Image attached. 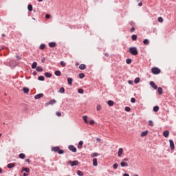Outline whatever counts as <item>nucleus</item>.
Wrapping results in <instances>:
<instances>
[{
	"mask_svg": "<svg viewBox=\"0 0 176 176\" xmlns=\"http://www.w3.org/2000/svg\"><path fill=\"white\" fill-rule=\"evenodd\" d=\"M134 31H135V28H131V32H134Z\"/></svg>",
	"mask_w": 176,
	"mask_h": 176,
	"instance_id": "nucleus-54",
	"label": "nucleus"
},
{
	"mask_svg": "<svg viewBox=\"0 0 176 176\" xmlns=\"http://www.w3.org/2000/svg\"><path fill=\"white\" fill-rule=\"evenodd\" d=\"M150 85L151 86V87H153V89H154L155 90H157V85H156V84H155L153 81L150 82Z\"/></svg>",
	"mask_w": 176,
	"mask_h": 176,
	"instance_id": "nucleus-6",
	"label": "nucleus"
},
{
	"mask_svg": "<svg viewBox=\"0 0 176 176\" xmlns=\"http://www.w3.org/2000/svg\"><path fill=\"white\" fill-rule=\"evenodd\" d=\"M107 104H108V105H109V107H113L114 102H113V101H112V100H109V101L107 102Z\"/></svg>",
	"mask_w": 176,
	"mask_h": 176,
	"instance_id": "nucleus-27",
	"label": "nucleus"
},
{
	"mask_svg": "<svg viewBox=\"0 0 176 176\" xmlns=\"http://www.w3.org/2000/svg\"><path fill=\"white\" fill-rule=\"evenodd\" d=\"M125 111L126 112H130V111H131V109L129 107H126Z\"/></svg>",
	"mask_w": 176,
	"mask_h": 176,
	"instance_id": "nucleus-42",
	"label": "nucleus"
},
{
	"mask_svg": "<svg viewBox=\"0 0 176 176\" xmlns=\"http://www.w3.org/2000/svg\"><path fill=\"white\" fill-rule=\"evenodd\" d=\"M0 174H2V168H0Z\"/></svg>",
	"mask_w": 176,
	"mask_h": 176,
	"instance_id": "nucleus-64",
	"label": "nucleus"
},
{
	"mask_svg": "<svg viewBox=\"0 0 176 176\" xmlns=\"http://www.w3.org/2000/svg\"><path fill=\"white\" fill-rule=\"evenodd\" d=\"M129 53L132 56H137V54H138V50H137V47H129Z\"/></svg>",
	"mask_w": 176,
	"mask_h": 176,
	"instance_id": "nucleus-1",
	"label": "nucleus"
},
{
	"mask_svg": "<svg viewBox=\"0 0 176 176\" xmlns=\"http://www.w3.org/2000/svg\"><path fill=\"white\" fill-rule=\"evenodd\" d=\"M22 171H25V173H30V168H24Z\"/></svg>",
	"mask_w": 176,
	"mask_h": 176,
	"instance_id": "nucleus-40",
	"label": "nucleus"
},
{
	"mask_svg": "<svg viewBox=\"0 0 176 176\" xmlns=\"http://www.w3.org/2000/svg\"><path fill=\"white\" fill-rule=\"evenodd\" d=\"M131 38H132V41H137V35L133 34Z\"/></svg>",
	"mask_w": 176,
	"mask_h": 176,
	"instance_id": "nucleus-36",
	"label": "nucleus"
},
{
	"mask_svg": "<svg viewBox=\"0 0 176 176\" xmlns=\"http://www.w3.org/2000/svg\"><path fill=\"white\" fill-rule=\"evenodd\" d=\"M97 111H101V106L100 105H98L96 107Z\"/></svg>",
	"mask_w": 176,
	"mask_h": 176,
	"instance_id": "nucleus-50",
	"label": "nucleus"
},
{
	"mask_svg": "<svg viewBox=\"0 0 176 176\" xmlns=\"http://www.w3.org/2000/svg\"><path fill=\"white\" fill-rule=\"evenodd\" d=\"M77 175H78V176H83V172H82L80 170H78L77 171Z\"/></svg>",
	"mask_w": 176,
	"mask_h": 176,
	"instance_id": "nucleus-34",
	"label": "nucleus"
},
{
	"mask_svg": "<svg viewBox=\"0 0 176 176\" xmlns=\"http://www.w3.org/2000/svg\"><path fill=\"white\" fill-rule=\"evenodd\" d=\"M60 149V147L58 146H56V147H53L52 148V151H53V152H58V150Z\"/></svg>",
	"mask_w": 176,
	"mask_h": 176,
	"instance_id": "nucleus-18",
	"label": "nucleus"
},
{
	"mask_svg": "<svg viewBox=\"0 0 176 176\" xmlns=\"http://www.w3.org/2000/svg\"><path fill=\"white\" fill-rule=\"evenodd\" d=\"M28 175V173H23V176H27Z\"/></svg>",
	"mask_w": 176,
	"mask_h": 176,
	"instance_id": "nucleus-63",
	"label": "nucleus"
},
{
	"mask_svg": "<svg viewBox=\"0 0 176 176\" xmlns=\"http://www.w3.org/2000/svg\"><path fill=\"white\" fill-rule=\"evenodd\" d=\"M148 135V131H144L141 133V137H146Z\"/></svg>",
	"mask_w": 176,
	"mask_h": 176,
	"instance_id": "nucleus-13",
	"label": "nucleus"
},
{
	"mask_svg": "<svg viewBox=\"0 0 176 176\" xmlns=\"http://www.w3.org/2000/svg\"><path fill=\"white\" fill-rule=\"evenodd\" d=\"M158 21L160 23H163V18L162 16L158 17Z\"/></svg>",
	"mask_w": 176,
	"mask_h": 176,
	"instance_id": "nucleus-48",
	"label": "nucleus"
},
{
	"mask_svg": "<svg viewBox=\"0 0 176 176\" xmlns=\"http://www.w3.org/2000/svg\"><path fill=\"white\" fill-rule=\"evenodd\" d=\"M50 47H56V43L55 42H51L49 43Z\"/></svg>",
	"mask_w": 176,
	"mask_h": 176,
	"instance_id": "nucleus-22",
	"label": "nucleus"
},
{
	"mask_svg": "<svg viewBox=\"0 0 176 176\" xmlns=\"http://www.w3.org/2000/svg\"><path fill=\"white\" fill-rule=\"evenodd\" d=\"M170 148L171 151H174L175 149V145L174 144V141L173 140H169Z\"/></svg>",
	"mask_w": 176,
	"mask_h": 176,
	"instance_id": "nucleus-5",
	"label": "nucleus"
},
{
	"mask_svg": "<svg viewBox=\"0 0 176 176\" xmlns=\"http://www.w3.org/2000/svg\"><path fill=\"white\" fill-rule=\"evenodd\" d=\"M163 135H164V137H165V138H168V135H170V131H168L167 130L164 131L163 132Z\"/></svg>",
	"mask_w": 176,
	"mask_h": 176,
	"instance_id": "nucleus-10",
	"label": "nucleus"
},
{
	"mask_svg": "<svg viewBox=\"0 0 176 176\" xmlns=\"http://www.w3.org/2000/svg\"><path fill=\"white\" fill-rule=\"evenodd\" d=\"M33 75H34V76H36V72H33Z\"/></svg>",
	"mask_w": 176,
	"mask_h": 176,
	"instance_id": "nucleus-59",
	"label": "nucleus"
},
{
	"mask_svg": "<svg viewBox=\"0 0 176 176\" xmlns=\"http://www.w3.org/2000/svg\"><path fill=\"white\" fill-rule=\"evenodd\" d=\"M159 111V107L158 106H155L153 107V111L154 112H157Z\"/></svg>",
	"mask_w": 176,
	"mask_h": 176,
	"instance_id": "nucleus-33",
	"label": "nucleus"
},
{
	"mask_svg": "<svg viewBox=\"0 0 176 176\" xmlns=\"http://www.w3.org/2000/svg\"><path fill=\"white\" fill-rule=\"evenodd\" d=\"M36 65H38V63H36V62H34L32 65V68L35 69V68H36Z\"/></svg>",
	"mask_w": 176,
	"mask_h": 176,
	"instance_id": "nucleus-29",
	"label": "nucleus"
},
{
	"mask_svg": "<svg viewBox=\"0 0 176 176\" xmlns=\"http://www.w3.org/2000/svg\"><path fill=\"white\" fill-rule=\"evenodd\" d=\"M45 60H46V59H45V58H43L41 59V62H42V63H45Z\"/></svg>",
	"mask_w": 176,
	"mask_h": 176,
	"instance_id": "nucleus-56",
	"label": "nucleus"
},
{
	"mask_svg": "<svg viewBox=\"0 0 176 176\" xmlns=\"http://www.w3.org/2000/svg\"><path fill=\"white\" fill-rule=\"evenodd\" d=\"M91 157H97L98 156V153H94L91 155Z\"/></svg>",
	"mask_w": 176,
	"mask_h": 176,
	"instance_id": "nucleus-37",
	"label": "nucleus"
},
{
	"mask_svg": "<svg viewBox=\"0 0 176 176\" xmlns=\"http://www.w3.org/2000/svg\"><path fill=\"white\" fill-rule=\"evenodd\" d=\"M8 168H13V167H16V164L14 163H10L8 164Z\"/></svg>",
	"mask_w": 176,
	"mask_h": 176,
	"instance_id": "nucleus-12",
	"label": "nucleus"
},
{
	"mask_svg": "<svg viewBox=\"0 0 176 176\" xmlns=\"http://www.w3.org/2000/svg\"><path fill=\"white\" fill-rule=\"evenodd\" d=\"M19 157L20 159H25V154H24V153H20V154L19 155Z\"/></svg>",
	"mask_w": 176,
	"mask_h": 176,
	"instance_id": "nucleus-24",
	"label": "nucleus"
},
{
	"mask_svg": "<svg viewBox=\"0 0 176 176\" xmlns=\"http://www.w3.org/2000/svg\"><path fill=\"white\" fill-rule=\"evenodd\" d=\"M45 47H46V45H45V44H41V45H40V47H39V49H40L41 50H44Z\"/></svg>",
	"mask_w": 176,
	"mask_h": 176,
	"instance_id": "nucleus-30",
	"label": "nucleus"
},
{
	"mask_svg": "<svg viewBox=\"0 0 176 176\" xmlns=\"http://www.w3.org/2000/svg\"><path fill=\"white\" fill-rule=\"evenodd\" d=\"M144 45H149V40L148 38H146L143 41Z\"/></svg>",
	"mask_w": 176,
	"mask_h": 176,
	"instance_id": "nucleus-28",
	"label": "nucleus"
},
{
	"mask_svg": "<svg viewBox=\"0 0 176 176\" xmlns=\"http://www.w3.org/2000/svg\"><path fill=\"white\" fill-rule=\"evenodd\" d=\"M58 93H60V94H63V93H65V89L64 87H60Z\"/></svg>",
	"mask_w": 176,
	"mask_h": 176,
	"instance_id": "nucleus-17",
	"label": "nucleus"
},
{
	"mask_svg": "<svg viewBox=\"0 0 176 176\" xmlns=\"http://www.w3.org/2000/svg\"><path fill=\"white\" fill-rule=\"evenodd\" d=\"M54 74L56 75V76H61V72L59 70H56L55 71Z\"/></svg>",
	"mask_w": 176,
	"mask_h": 176,
	"instance_id": "nucleus-15",
	"label": "nucleus"
},
{
	"mask_svg": "<svg viewBox=\"0 0 176 176\" xmlns=\"http://www.w3.org/2000/svg\"><path fill=\"white\" fill-rule=\"evenodd\" d=\"M58 153H59V155H63L64 153V150H58Z\"/></svg>",
	"mask_w": 176,
	"mask_h": 176,
	"instance_id": "nucleus-44",
	"label": "nucleus"
},
{
	"mask_svg": "<svg viewBox=\"0 0 176 176\" xmlns=\"http://www.w3.org/2000/svg\"><path fill=\"white\" fill-rule=\"evenodd\" d=\"M138 6H142V3H139Z\"/></svg>",
	"mask_w": 176,
	"mask_h": 176,
	"instance_id": "nucleus-61",
	"label": "nucleus"
},
{
	"mask_svg": "<svg viewBox=\"0 0 176 176\" xmlns=\"http://www.w3.org/2000/svg\"><path fill=\"white\" fill-rule=\"evenodd\" d=\"M36 70L37 71V72H42V71H43V68H42V67L41 66H38L37 67H36Z\"/></svg>",
	"mask_w": 176,
	"mask_h": 176,
	"instance_id": "nucleus-14",
	"label": "nucleus"
},
{
	"mask_svg": "<svg viewBox=\"0 0 176 176\" xmlns=\"http://www.w3.org/2000/svg\"><path fill=\"white\" fill-rule=\"evenodd\" d=\"M148 126H151V127H153V121L149 120L148 121Z\"/></svg>",
	"mask_w": 176,
	"mask_h": 176,
	"instance_id": "nucleus-41",
	"label": "nucleus"
},
{
	"mask_svg": "<svg viewBox=\"0 0 176 176\" xmlns=\"http://www.w3.org/2000/svg\"><path fill=\"white\" fill-rule=\"evenodd\" d=\"M25 162H26L27 163H30V159L25 160Z\"/></svg>",
	"mask_w": 176,
	"mask_h": 176,
	"instance_id": "nucleus-57",
	"label": "nucleus"
},
{
	"mask_svg": "<svg viewBox=\"0 0 176 176\" xmlns=\"http://www.w3.org/2000/svg\"><path fill=\"white\" fill-rule=\"evenodd\" d=\"M73 80H73L72 78H67L68 85H69L70 86H72V81H73Z\"/></svg>",
	"mask_w": 176,
	"mask_h": 176,
	"instance_id": "nucleus-19",
	"label": "nucleus"
},
{
	"mask_svg": "<svg viewBox=\"0 0 176 176\" xmlns=\"http://www.w3.org/2000/svg\"><path fill=\"white\" fill-rule=\"evenodd\" d=\"M60 65H62L63 67H65V65H67V63H65V62L64 61H60Z\"/></svg>",
	"mask_w": 176,
	"mask_h": 176,
	"instance_id": "nucleus-47",
	"label": "nucleus"
},
{
	"mask_svg": "<svg viewBox=\"0 0 176 176\" xmlns=\"http://www.w3.org/2000/svg\"><path fill=\"white\" fill-rule=\"evenodd\" d=\"M129 85H133V81L129 80Z\"/></svg>",
	"mask_w": 176,
	"mask_h": 176,
	"instance_id": "nucleus-60",
	"label": "nucleus"
},
{
	"mask_svg": "<svg viewBox=\"0 0 176 176\" xmlns=\"http://www.w3.org/2000/svg\"><path fill=\"white\" fill-rule=\"evenodd\" d=\"M93 166H98V163L97 162V159L96 158H94L93 160Z\"/></svg>",
	"mask_w": 176,
	"mask_h": 176,
	"instance_id": "nucleus-20",
	"label": "nucleus"
},
{
	"mask_svg": "<svg viewBox=\"0 0 176 176\" xmlns=\"http://www.w3.org/2000/svg\"><path fill=\"white\" fill-rule=\"evenodd\" d=\"M56 100L53 99L49 101L47 103H46L45 105H54V104H56Z\"/></svg>",
	"mask_w": 176,
	"mask_h": 176,
	"instance_id": "nucleus-7",
	"label": "nucleus"
},
{
	"mask_svg": "<svg viewBox=\"0 0 176 176\" xmlns=\"http://www.w3.org/2000/svg\"><path fill=\"white\" fill-rule=\"evenodd\" d=\"M38 79V80H41L42 82H43V80H45V77H43L42 76H39Z\"/></svg>",
	"mask_w": 176,
	"mask_h": 176,
	"instance_id": "nucleus-35",
	"label": "nucleus"
},
{
	"mask_svg": "<svg viewBox=\"0 0 176 176\" xmlns=\"http://www.w3.org/2000/svg\"><path fill=\"white\" fill-rule=\"evenodd\" d=\"M79 78L80 79H83V78H85V74L83 73L79 74Z\"/></svg>",
	"mask_w": 176,
	"mask_h": 176,
	"instance_id": "nucleus-38",
	"label": "nucleus"
},
{
	"mask_svg": "<svg viewBox=\"0 0 176 176\" xmlns=\"http://www.w3.org/2000/svg\"><path fill=\"white\" fill-rule=\"evenodd\" d=\"M123 176H130V175L129 174H127V173H124Z\"/></svg>",
	"mask_w": 176,
	"mask_h": 176,
	"instance_id": "nucleus-58",
	"label": "nucleus"
},
{
	"mask_svg": "<svg viewBox=\"0 0 176 176\" xmlns=\"http://www.w3.org/2000/svg\"><path fill=\"white\" fill-rule=\"evenodd\" d=\"M43 97V94H38L34 96L35 100H39V98H42Z\"/></svg>",
	"mask_w": 176,
	"mask_h": 176,
	"instance_id": "nucleus-11",
	"label": "nucleus"
},
{
	"mask_svg": "<svg viewBox=\"0 0 176 176\" xmlns=\"http://www.w3.org/2000/svg\"><path fill=\"white\" fill-rule=\"evenodd\" d=\"M79 69H86V65H85V64H81V65L79 66Z\"/></svg>",
	"mask_w": 176,
	"mask_h": 176,
	"instance_id": "nucleus-25",
	"label": "nucleus"
},
{
	"mask_svg": "<svg viewBox=\"0 0 176 176\" xmlns=\"http://www.w3.org/2000/svg\"><path fill=\"white\" fill-rule=\"evenodd\" d=\"M69 164H70L72 167H74V166H78L79 164V161H69Z\"/></svg>",
	"mask_w": 176,
	"mask_h": 176,
	"instance_id": "nucleus-4",
	"label": "nucleus"
},
{
	"mask_svg": "<svg viewBox=\"0 0 176 176\" xmlns=\"http://www.w3.org/2000/svg\"><path fill=\"white\" fill-rule=\"evenodd\" d=\"M118 155L119 157H121L122 155H123V148H120L118 152Z\"/></svg>",
	"mask_w": 176,
	"mask_h": 176,
	"instance_id": "nucleus-9",
	"label": "nucleus"
},
{
	"mask_svg": "<svg viewBox=\"0 0 176 176\" xmlns=\"http://www.w3.org/2000/svg\"><path fill=\"white\" fill-rule=\"evenodd\" d=\"M89 124H94V120H91L89 122Z\"/></svg>",
	"mask_w": 176,
	"mask_h": 176,
	"instance_id": "nucleus-53",
	"label": "nucleus"
},
{
	"mask_svg": "<svg viewBox=\"0 0 176 176\" xmlns=\"http://www.w3.org/2000/svg\"><path fill=\"white\" fill-rule=\"evenodd\" d=\"M97 141H98L99 142H101V139L97 138Z\"/></svg>",
	"mask_w": 176,
	"mask_h": 176,
	"instance_id": "nucleus-62",
	"label": "nucleus"
},
{
	"mask_svg": "<svg viewBox=\"0 0 176 176\" xmlns=\"http://www.w3.org/2000/svg\"><path fill=\"white\" fill-rule=\"evenodd\" d=\"M56 116H58V117H60V116H61V113H60V112H56Z\"/></svg>",
	"mask_w": 176,
	"mask_h": 176,
	"instance_id": "nucleus-51",
	"label": "nucleus"
},
{
	"mask_svg": "<svg viewBox=\"0 0 176 176\" xmlns=\"http://www.w3.org/2000/svg\"><path fill=\"white\" fill-rule=\"evenodd\" d=\"M134 83L137 85V83H140V78H136L134 80Z\"/></svg>",
	"mask_w": 176,
	"mask_h": 176,
	"instance_id": "nucleus-39",
	"label": "nucleus"
},
{
	"mask_svg": "<svg viewBox=\"0 0 176 176\" xmlns=\"http://www.w3.org/2000/svg\"><path fill=\"white\" fill-rule=\"evenodd\" d=\"M69 151H72V152H76V148L74 145L69 146Z\"/></svg>",
	"mask_w": 176,
	"mask_h": 176,
	"instance_id": "nucleus-8",
	"label": "nucleus"
},
{
	"mask_svg": "<svg viewBox=\"0 0 176 176\" xmlns=\"http://www.w3.org/2000/svg\"><path fill=\"white\" fill-rule=\"evenodd\" d=\"M131 102H132L133 104H134V102H135V98H132L131 99Z\"/></svg>",
	"mask_w": 176,
	"mask_h": 176,
	"instance_id": "nucleus-49",
	"label": "nucleus"
},
{
	"mask_svg": "<svg viewBox=\"0 0 176 176\" xmlns=\"http://www.w3.org/2000/svg\"><path fill=\"white\" fill-rule=\"evenodd\" d=\"M28 9L29 12H32V5L29 4L28 6Z\"/></svg>",
	"mask_w": 176,
	"mask_h": 176,
	"instance_id": "nucleus-31",
	"label": "nucleus"
},
{
	"mask_svg": "<svg viewBox=\"0 0 176 176\" xmlns=\"http://www.w3.org/2000/svg\"><path fill=\"white\" fill-rule=\"evenodd\" d=\"M157 93H158V94H163V89H162V87H158Z\"/></svg>",
	"mask_w": 176,
	"mask_h": 176,
	"instance_id": "nucleus-23",
	"label": "nucleus"
},
{
	"mask_svg": "<svg viewBox=\"0 0 176 176\" xmlns=\"http://www.w3.org/2000/svg\"><path fill=\"white\" fill-rule=\"evenodd\" d=\"M45 76L46 78H52V74L50 72H46V73H45Z\"/></svg>",
	"mask_w": 176,
	"mask_h": 176,
	"instance_id": "nucleus-26",
	"label": "nucleus"
},
{
	"mask_svg": "<svg viewBox=\"0 0 176 176\" xmlns=\"http://www.w3.org/2000/svg\"><path fill=\"white\" fill-rule=\"evenodd\" d=\"M78 92L80 94H83L84 93V91H83V89H79Z\"/></svg>",
	"mask_w": 176,
	"mask_h": 176,
	"instance_id": "nucleus-45",
	"label": "nucleus"
},
{
	"mask_svg": "<svg viewBox=\"0 0 176 176\" xmlns=\"http://www.w3.org/2000/svg\"><path fill=\"white\" fill-rule=\"evenodd\" d=\"M82 146H83V141H80L78 145V149H82Z\"/></svg>",
	"mask_w": 176,
	"mask_h": 176,
	"instance_id": "nucleus-16",
	"label": "nucleus"
},
{
	"mask_svg": "<svg viewBox=\"0 0 176 176\" xmlns=\"http://www.w3.org/2000/svg\"><path fill=\"white\" fill-rule=\"evenodd\" d=\"M151 72H153V74H154V75H157L160 72V69L157 67H153L151 69Z\"/></svg>",
	"mask_w": 176,
	"mask_h": 176,
	"instance_id": "nucleus-3",
	"label": "nucleus"
},
{
	"mask_svg": "<svg viewBox=\"0 0 176 176\" xmlns=\"http://www.w3.org/2000/svg\"><path fill=\"white\" fill-rule=\"evenodd\" d=\"M16 58L18 59V60H21V57L20 56H16Z\"/></svg>",
	"mask_w": 176,
	"mask_h": 176,
	"instance_id": "nucleus-55",
	"label": "nucleus"
},
{
	"mask_svg": "<svg viewBox=\"0 0 176 176\" xmlns=\"http://www.w3.org/2000/svg\"><path fill=\"white\" fill-rule=\"evenodd\" d=\"M129 160L127 158H124L122 160V161L120 162L121 167H128L129 164H127V162Z\"/></svg>",
	"mask_w": 176,
	"mask_h": 176,
	"instance_id": "nucleus-2",
	"label": "nucleus"
},
{
	"mask_svg": "<svg viewBox=\"0 0 176 176\" xmlns=\"http://www.w3.org/2000/svg\"><path fill=\"white\" fill-rule=\"evenodd\" d=\"M113 167L115 170H116V168H118V167H119V164H118L117 163L116 164H114L113 165Z\"/></svg>",
	"mask_w": 176,
	"mask_h": 176,
	"instance_id": "nucleus-43",
	"label": "nucleus"
},
{
	"mask_svg": "<svg viewBox=\"0 0 176 176\" xmlns=\"http://www.w3.org/2000/svg\"><path fill=\"white\" fill-rule=\"evenodd\" d=\"M126 64H131V59H130V58L126 59Z\"/></svg>",
	"mask_w": 176,
	"mask_h": 176,
	"instance_id": "nucleus-46",
	"label": "nucleus"
},
{
	"mask_svg": "<svg viewBox=\"0 0 176 176\" xmlns=\"http://www.w3.org/2000/svg\"><path fill=\"white\" fill-rule=\"evenodd\" d=\"M23 93H25V94H27V93H29L30 89H28V88H27V87H23Z\"/></svg>",
	"mask_w": 176,
	"mask_h": 176,
	"instance_id": "nucleus-21",
	"label": "nucleus"
},
{
	"mask_svg": "<svg viewBox=\"0 0 176 176\" xmlns=\"http://www.w3.org/2000/svg\"><path fill=\"white\" fill-rule=\"evenodd\" d=\"M82 119H83L85 123H87V124L88 123V122H87V116H84L82 117Z\"/></svg>",
	"mask_w": 176,
	"mask_h": 176,
	"instance_id": "nucleus-32",
	"label": "nucleus"
},
{
	"mask_svg": "<svg viewBox=\"0 0 176 176\" xmlns=\"http://www.w3.org/2000/svg\"><path fill=\"white\" fill-rule=\"evenodd\" d=\"M45 18H47V19H50V14H47L45 15Z\"/></svg>",
	"mask_w": 176,
	"mask_h": 176,
	"instance_id": "nucleus-52",
	"label": "nucleus"
}]
</instances>
